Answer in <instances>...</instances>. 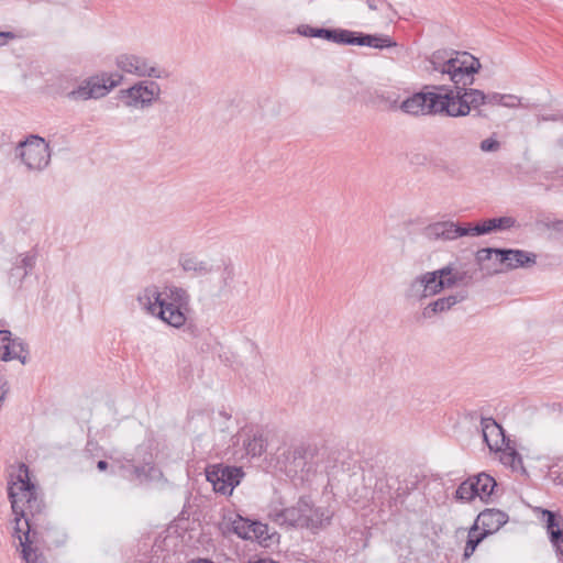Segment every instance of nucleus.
Masks as SVG:
<instances>
[{
	"mask_svg": "<svg viewBox=\"0 0 563 563\" xmlns=\"http://www.w3.org/2000/svg\"><path fill=\"white\" fill-rule=\"evenodd\" d=\"M294 454H295V456H301V454H302V450H301V449H296V450L294 451Z\"/></svg>",
	"mask_w": 563,
	"mask_h": 563,
	"instance_id": "49530a36",
	"label": "nucleus"
},
{
	"mask_svg": "<svg viewBox=\"0 0 563 563\" xmlns=\"http://www.w3.org/2000/svg\"><path fill=\"white\" fill-rule=\"evenodd\" d=\"M454 222L452 221H442L435 222L426 228V233L429 238L435 240H445L452 241L454 240Z\"/></svg>",
	"mask_w": 563,
	"mask_h": 563,
	"instance_id": "5701e85b",
	"label": "nucleus"
},
{
	"mask_svg": "<svg viewBox=\"0 0 563 563\" xmlns=\"http://www.w3.org/2000/svg\"><path fill=\"white\" fill-rule=\"evenodd\" d=\"M544 225L559 236L563 238V220L548 221Z\"/></svg>",
	"mask_w": 563,
	"mask_h": 563,
	"instance_id": "e433bc0d",
	"label": "nucleus"
},
{
	"mask_svg": "<svg viewBox=\"0 0 563 563\" xmlns=\"http://www.w3.org/2000/svg\"><path fill=\"white\" fill-rule=\"evenodd\" d=\"M97 468L99 471H106L108 468V462L107 461H103V460H100L98 463H97Z\"/></svg>",
	"mask_w": 563,
	"mask_h": 563,
	"instance_id": "c03bdc74",
	"label": "nucleus"
},
{
	"mask_svg": "<svg viewBox=\"0 0 563 563\" xmlns=\"http://www.w3.org/2000/svg\"><path fill=\"white\" fill-rule=\"evenodd\" d=\"M479 147L483 152H496L499 150L500 144L497 140L488 137L481 142Z\"/></svg>",
	"mask_w": 563,
	"mask_h": 563,
	"instance_id": "c9c22d12",
	"label": "nucleus"
},
{
	"mask_svg": "<svg viewBox=\"0 0 563 563\" xmlns=\"http://www.w3.org/2000/svg\"><path fill=\"white\" fill-rule=\"evenodd\" d=\"M268 563H279V562H276V561H273V560H267Z\"/></svg>",
	"mask_w": 563,
	"mask_h": 563,
	"instance_id": "8fccbe9b",
	"label": "nucleus"
},
{
	"mask_svg": "<svg viewBox=\"0 0 563 563\" xmlns=\"http://www.w3.org/2000/svg\"><path fill=\"white\" fill-rule=\"evenodd\" d=\"M136 300L143 310L173 328L186 324L190 295L181 287L169 286L161 292L157 286L151 285L137 294Z\"/></svg>",
	"mask_w": 563,
	"mask_h": 563,
	"instance_id": "7ed1b4c3",
	"label": "nucleus"
},
{
	"mask_svg": "<svg viewBox=\"0 0 563 563\" xmlns=\"http://www.w3.org/2000/svg\"><path fill=\"white\" fill-rule=\"evenodd\" d=\"M365 33L340 29L336 44L365 46Z\"/></svg>",
	"mask_w": 563,
	"mask_h": 563,
	"instance_id": "bb28decb",
	"label": "nucleus"
},
{
	"mask_svg": "<svg viewBox=\"0 0 563 563\" xmlns=\"http://www.w3.org/2000/svg\"><path fill=\"white\" fill-rule=\"evenodd\" d=\"M117 67L123 73L137 77L163 78L164 70L143 55L122 53L115 57Z\"/></svg>",
	"mask_w": 563,
	"mask_h": 563,
	"instance_id": "1a4fd4ad",
	"label": "nucleus"
},
{
	"mask_svg": "<svg viewBox=\"0 0 563 563\" xmlns=\"http://www.w3.org/2000/svg\"><path fill=\"white\" fill-rule=\"evenodd\" d=\"M0 358L2 361L20 360L26 363V349L23 340L12 338L9 330H0Z\"/></svg>",
	"mask_w": 563,
	"mask_h": 563,
	"instance_id": "f8f14e48",
	"label": "nucleus"
},
{
	"mask_svg": "<svg viewBox=\"0 0 563 563\" xmlns=\"http://www.w3.org/2000/svg\"><path fill=\"white\" fill-rule=\"evenodd\" d=\"M15 156L21 158L29 170L41 172L51 162L49 145L41 136L30 135L24 141L18 143Z\"/></svg>",
	"mask_w": 563,
	"mask_h": 563,
	"instance_id": "39448f33",
	"label": "nucleus"
},
{
	"mask_svg": "<svg viewBox=\"0 0 563 563\" xmlns=\"http://www.w3.org/2000/svg\"><path fill=\"white\" fill-rule=\"evenodd\" d=\"M178 263L185 273L194 277H205L214 271L209 261L200 260L192 254H181Z\"/></svg>",
	"mask_w": 563,
	"mask_h": 563,
	"instance_id": "6ab92c4d",
	"label": "nucleus"
},
{
	"mask_svg": "<svg viewBox=\"0 0 563 563\" xmlns=\"http://www.w3.org/2000/svg\"><path fill=\"white\" fill-rule=\"evenodd\" d=\"M410 161L412 164L421 165L427 161V156L424 154L417 153L411 156Z\"/></svg>",
	"mask_w": 563,
	"mask_h": 563,
	"instance_id": "a19ab883",
	"label": "nucleus"
},
{
	"mask_svg": "<svg viewBox=\"0 0 563 563\" xmlns=\"http://www.w3.org/2000/svg\"><path fill=\"white\" fill-rule=\"evenodd\" d=\"M498 249H492V247H485L481 249L476 253V261L479 265H484L485 262L489 261L492 258V255H496V251Z\"/></svg>",
	"mask_w": 563,
	"mask_h": 563,
	"instance_id": "473e14b6",
	"label": "nucleus"
},
{
	"mask_svg": "<svg viewBox=\"0 0 563 563\" xmlns=\"http://www.w3.org/2000/svg\"><path fill=\"white\" fill-rule=\"evenodd\" d=\"M474 484L477 490L476 497L481 500H486L490 497L496 486V481L486 473H481L474 476Z\"/></svg>",
	"mask_w": 563,
	"mask_h": 563,
	"instance_id": "b1692460",
	"label": "nucleus"
},
{
	"mask_svg": "<svg viewBox=\"0 0 563 563\" xmlns=\"http://www.w3.org/2000/svg\"><path fill=\"white\" fill-rule=\"evenodd\" d=\"M556 144L560 148L563 150V135L560 139H558Z\"/></svg>",
	"mask_w": 563,
	"mask_h": 563,
	"instance_id": "a18cd8bd",
	"label": "nucleus"
},
{
	"mask_svg": "<svg viewBox=\"0 0 563 563\" xmlns=\"http://www.w3.org/2000/svg\"><path fill=\"white\" fill-rule=\"evenodd\" d=\"M306 508L309 509L305 515L307 530L311 533L316 534L330 526L333 518V511L330 508L314 506L309 497H307Z\"/></svg>",
	"mask_w": 563,
	"mask_h": 563,
	"instance_id": "dca6fc26",
	"label": "nucleus"
},
{
	"mask_svg": "<svg viewBox=\"0 0 563 563\" xmlns=\"http://www.w3.org/2000/svg\"><path fill=\"white\" fill-rule=\"evenodd\" d=\"M465 298V292H457L446 297L438 298L423 308L422 316L426 319H431L439 313L449 311L452 307L459 302H462Z\"/></svg>",
	"mask_w": 563,
	"mask_h": 563,
	"instance_id": "aec40b11",
	"label": "nucleus"
},
{
	"mask_svg": "<svg viewBox=\"0 0 563 563\" xmlns=\"http://www.w3.org/2000/svg\"><path fill=\"white\" fill-rule=\"evenodd\" d=\"M474 484V476L467 478L463 483L460 484L455 492L456 499L463 500V501H470L476 498L477 490L475 488Z\"/></svg>",
	"mask_w": 563,
	"mask_h": 563,
	"instance_id": "c756f323",
	"label": "nucleus"
},
{
	"mask_svg": "<svg viewBox=\"0 0 563 563\" xmlns=\"http://www.w3.org/2000/svg\"><path fill=\"white\" fill-rule=\"evenodd\" d=\"M231 520V530L241 539L250 540L251 539V528L253 527L251 521L247 518H244L240 515H235Z\"/></svg>",
	"mask_w": 563,
	"mask_h": 563,
	"instance_id": "a878e982",
	"label": "nucleus"
},
{
	"mask_svg": "<svg viewBox=\"0 0 563 563\" xmlns=\"http://www.w3.org/2000/svg\"><path fill=\"white\" fill-rule=\"evenodd\" d=\"M508 519L509 517L505 511L488 508L479 512L472 527V531H478L482 528V532L487 537L497 532Z\"/></svg>",
	"mask_w": 563,
	"mask_h": 563,
	"instance_id": "ddd939ff",
	"label": "nucleus"
},
{
	"mask_svg": "<svg viewBox=\"0 0 563 563\" xmlns=\"http://www.w3.org/2000/svg\"><path fill=\"white\" fill-rule=\"evenodd\" d=\"M411 96H409L408 98H406L405 100H402L400 103L398 102V98L395 97V96H390V95H386L384 92L382 93H377V98L384 102L387 107L388 110H400L402 111L404 113L406 114H409V115H412V117H427L428 114H422V113H410L408 111H406L404 109V106H405V102L410 98Z\"/></svg>",
	"mask_w": 563,
	"mask_h": 563,
	"instance_id": "c85d7f7f",
	"label": "nucleus"
},
{
	"mask_svg": "<svg viewBox=\"0 0 563 563\" xmlns=\"http://www.w3.org/2000/svg\"><path fill=\"white\" fill-rule=\"evenodd\" d=\"M128 98L126 106L133 108H147L158 99L161 87L156 81L143 80L124 90Z\"/></svg>",
	"mask_w": 563,
	"mask_h": 563,
	"instance_id": "9d476101",
	"label": "nucleus"
},
{
	"mask_svg": "<svg viewBox=\"0 0 563 563\" xmlns=\"http://www.w3.org/2000/svg\"><path fill=\"white\" fill-rule=\"evenodd\" d=\"M366 3L368 8L373 11L378 9V3H385L387 7H390V4L385 0H366Z\"/></svg>",
	"mask_w": 563,
	"mask_h": 563,
	"instance_id": "79ce46f5",
	"label": "nucleus"
},
{
	"mask_svg": "<svg viewBox=\"0 0 563 563\" xmlns=\"http://www.w3.org/2000/svg\"><path fill=\"white\" fill-rule=\"evenodd\" d=\"M454 240L457 239V238H461V236H467V235H471V236H478L479 234H476L473 230H474V227H467V228H464V227H461L460 224L455 223L454 222Z\"/></svg>",
	"mask_w": 563,
	"mask_h": 563,
	"instance_id": "f704fd0d",
	"label": "nucleus"
},
{
	"mask_svg": "<svg viewBox=\"0 0 563 563\" xmlns=\"http://www.w3.org/2000/svg\"><path fill=\"white\" fill-rule=\"evenodd\" d=\"M36 254L27 252L15 257L9 272V280L12 284H20L34 268Z\"/></svg>",
	"mask_w": 563,
	"mask_h": 563,
	"instance_id": "a211bd4d",
	"label": "nucleus"
},
{
	"mask_svg": "<svg viewBox=\"0 0 563 563\" xmlns=\"http://www.w3.org/2000/svg\"><path fill=\"white\" fill-rule=\"evenodd\" d=\"M473 278L471 272L451 263L415 277L406 290V297L410 300L422 301L428 297L440 294L445 288L467 286L473 282Z\"/></svg>",
	"mask_w": 563,
	"mask_h": 563,
	"instance_id": "20e7f679",
	"label": "nucleus"
},
{
	"mask_svg": "<svg viewBox=\"0 0 563 563\" xmlns=\"http://www.w3.org/2000/svg\"><path fill=\"white\" fill-rule=\"evenodd\" d=\"M433 71L448 75L453 87L445 85H427L411 95L404 109L410 113L446 115L451 118L466 117L471 110L486 104L482 90L470 88L474 84V75L482 67L479 60L467 52H435L430 58Z\"/></svg>",
	"mask_w": 563,
	"mask_h": 563,
	"instance_id": "f257e3e1",
	"label": "nucleus"
},
{
	"mask_svg": "<svg viewBox=\"0 0 563 563\" xmlns=\"http://www.w3.org/2000/svg\"><path fill=\"white\" fill-rule=\"evenodd\" d=\"M497 452L500 453L499 459L503 464L510 466L512 470L522 466V459L517 450L509 444V440Z\"/></svg>",
	"mask_w": 563,
	"mask_h": 563,
	"instance_id": "393cba45",
	"label": "nucleus"
},
{
	"mask_svg": "<svg viewBox=\"0 0 563 563\" xmlns=\"http://www.w3.org/2000/svg\"><path fill=\"white\" fill-rule=\"evenodd\" d=\"M220 416H222L225 420L230 419V416L225 412H220Z\"/></svg>",
	"mask_w": 563,
	"mask_h": 563,
	"instance_id": "09e8293b",
	"label": "nucleus"
},
{
	"mask_svg": "<svg viewBox=\"0 0 563 563\" xmlns=\"http://www.w3.org/2000/svg\"><path fill=\"white\" fill-rule=\"evenodd\" d=\"M543 120H553V121H555V120H558V118L555 115H553V117H544Z\"/></svg>",
	"mask_w": 563,
	"mask_h": 563,
	"instance_id": "de8ad7c7",
	"label": "nucleus"
},
{
	"mask_svg": "<svg viewBox=\"0 0 563 563\" xmlns=\"http://www.w3.org/2000/svg\"><path fill=\"white\" fill-rule=\"evenodd\" d=\"M307 507V496L300 497L297 503L289 507L272 504L267 509L268 519L279 527L286 529H307L305 515L309 509Z\"/></svg>",
	"mask_w": 563,
	"mask_h": 563,
	"instance_id": "423d86ee",
	"label": "nucleus"
},
{
	"mask_svg": "<svg viewBox=\"0 0 563 563\" xmlns=\"http://www.w3.org/2000/svg\"><path fill=\"white\" fill-rule=\"evenodd\" d=\"M151 471H154V467L150 466V462H148V463H146V465H143V466H133L132 473L135 476V478L143 481V479L148 478V476H150L148 473Z\"/></svg>",
	"mask_w": 563,
	"mask_h": 563,
	"instance_id": "72a5a7b5",
	"label": "nucleus"
},
{
	"mask_svg": "<svg viewBox=\"0 0 563 563\" xmlns=\"http://www.w3.org/2000/svg\"><path fill=\"white\" fill-rule=\"evenodd\" d=\"M8 37H13V34L10 32H0V46L7 43Z\"/></svg>",
	"mask_w": 563,
	"mask_h": 563,
	"instance_id": "37998d69",
	"label": "nucleus"
},
{
	"mask_svg": "<svg viewBox=\"0 0 563 563\" xmlns=\"http://www.w3.org/2000/svg\"><path fill=\"white\" fill-rule=\"evenodd\" d=\"M541 512L540 520L545 525L547 533L555 553L563 560V516L548 510L537 508Z\"/></svg>",
	"mask_w": 563,
	"mask_h": 563,
	"instance_id": "9b49d317",
	"label": "nucleus"
},
{
	"mask_svg": "<svg viewBox=\"0 0 563 563\" xmlns=\"http://www.w3.org/2000/svg\"><path fill=\"white\" fill-rule=\"evenodd\" d=\"M365 46L383 49L396 47L397 43L386 34H366Z\"/></svg>",
	"mask_w": 563,
	"mask_h": 563,
	"instance_id": "cd10ccee",
	"label": "nucleus"
},
{
	"mask_svg": "<svg viewBox=\"0 0 563 563\" xmlns=\"http://www.w3.org/2000/svg\"><path fill=\"white\" fill-rule=\"evenodd\" d=\"M251 528V539L255 540L260 544H263L265 547L268 545L267 541L271 539L269 532H268V526L265 523H262L260 521H253Z\"/></svg>",
	"mask_w": 563,
	"mask_h": 563,
	"instance_id": "7c9ffc66",
	"label": "nucleus"
},
{
	"mask_svg": "<svg viewBox=\"0 0 563 563\" xmlns=\"http://www.w3.org/2000/svg\"><path fill=\"white\" fill-rule=\"evenodd\" d=\"M481 429L483 440L490 451H498L508 441L503 428L493 418H482Z\"/></svg>",
	"mask_w": 563,
	"mask_h": 563,
	"instance_id": "f3484780",
	"label": "nucleus"
},
{
	"mask_svg": "<svg viewBox=\"0 0 563 563\" xmlns=\"http://www.w3.org/2000/svg\"><path fill=\"white\" fill-rule=\"evenodd\" d=\"M340 29L313 27L308 24H301L297 27V33L307 37H320L329 42L336 43Z\"/></svg>",
	"mask_w": 563,
	"mask_h": 563,
	"instance_id": "4be33fe9",
	"label": "nucleus"
},
{
	"mask_svg": "<svg viewBox=\"0 0 563 563\" xmlns=\"http://www.w3.org/2000/svg\"><path fill=\"white\" fill-rule=\"evenodd\" d=\"M496 260L508 269H516L534 265L537 255L523 250L500 249L496 251Z\"/></svg>",
	"mask_w": 563,
	"mask_h": 563,
	"instance_id": "2eb2a0df",
	"label": "nucleus"
},
{
	"mask_svg": "<svg viewBox=\"0 0 563 563\" xmlns=\"http://www.w3.org/2000/svg\"><path fill=\"white\" fill-rule=\"evenodd\" d=\"M121 76L113 79L112 76H93L84 80L77 88L67 93L73 101L98 99L104 97L110 90L117 87Z\"/></svg>",
	"mask_w": 563,
	"mask_h": 563,
	"instance_id": "0eeeda50",
	"label": "nucleus"
},
{
	"mask_svg": "<svg viewBox=\"0 0 563 563\" xmlns=\"http://www.w3.org/2000/svg\"><path fill=\"white\" fill-rule=\"evenodd\" d=\"M503 100H504V102H501L500 106H504L507 108H516L520 104V99L514 95H505Z\"/></svg>",
	"mask_w": 563,
	"mask_h": 563,
	"instance_id": "58836bf2",
	"label": "nucleus"
},
{
	"mask_svg": "<svg viewBox=\"0 0 563 563\" xmlns=\"http://www.w3.org/2000/svg\"><path fill=\"white\" fill-rule=\"evenodd\" d=\"M476 532L477 531H472V528L470 529L468 539L466 541L465 549H464V558L465 559H468L474 553V551L476 550V548L481 543V541L484 538H486L485 533L479 532L478 534H476Z\"/></svg>",
	"mask_w": 563,
	"mask_h": 563,
	"instance_id": "2f4dec72",
	"label": "nucleus"
},
{
	"mask_svg": "<svg viewBox=\"0 0 563 563\" xmlns=\"http://www.w3.org/2000/svg\"><path fill=\"white\" fill-rule=\"evenodd\" d=\"M504 96L498 92L485 93L486 104L500 106L504 102Z\"/></svg>",
	"mask_w": 563,
	"mask_h": 563,
	"instance_id": "4c0bfd02",
	"label": "nucleus"
},
{
	"mask_svg": "<svg viewBox=\"0 0 563 563\" xmlns=\"http://www.w3.org/2000/svg\"><path fill=\"white\" fill-rule=\"evenodd\" d=\"M517 221L512 217H500L485 219L474 225V232L479 235L492 233L493 231H505L516 227Z\"/></svg>",
	"mask_w": 563,
	"mask_h": 563,
	"instance_id": "412c9836",
	"label": "nucleus"
},
{
	"mask_svg": "<svg viewBox=\"0 0 563 563\" xmlns=\"http://www.w3.org/2000/svg\"><path fill=\"white\" fill-rule=\"evenodd\" d=\"M243 476L242 467L238 466L216 464L206 470L207 481L212 485L214 492L222 495H231Z\"/></svg>",
	"mask_w": 563,
	"mask_h": 563,
	"instance_id": "6e6552de",
	"label": "nucleus"
},
{
	"mask_svg": "<svg viewBox=\"0 0 563 563\" xmlns=\"http://www.w3.org/2000/svg\"><path fill=\"white\" fill-rule=\"evenodd\" d=\"M8 496L14 515L12 536L19 541L22 559L26 563H36L37 550L32 547L31 527L45 505L38 495L37 487L31 482L29 467L24 463L19 465L15 479L9 483Z\"/></svg>",
	"mask_w": 563,
	"mask_h": 563,
	"instance_id": "f03ea898",
	"label": "nucleus"
},
{
	"mask_svg": "<svg viewBox=\"0 0 563 563\" xmlns=\"http://www.w3.org/2000/svg\"><path fill=\"white\" fill-rule=\"evenodd\" d=\"M545 179L552 180V181H558L560 185L563 186V168L558 172L548 173L545 176Z\"/></svg>",
	"mask_w": 563,
	"mask_h": 563,
	"instance_id": "ea45409f",
	"label": "nucleus"
},
{
	"mask_svg": "<svg viewBox=\"0 0 563 563\" xmlns=\"http://www.w3.org/2000/svg\"><path fill=\"white\" fill-rule=\"evenodd\" d=\"M234 445L242 444L244 450V455L256 457L261 456L267 446V442L264 439L263 434L253 429H243L234 437Z\"/></svg>",
	"mask_w": 563,
	"mask_h": 563,
	"instance_id": "4468645a",
	"label": "nucleus"
}]
</instances>
